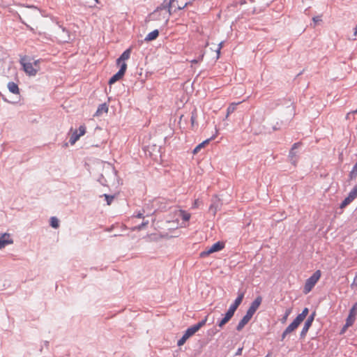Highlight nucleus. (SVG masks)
I'll return each instance as SVG.
<instances>
[{"mask_svg": "<svg viewBox=\"0 0 357 357\" xmlns=\"http://www.w3.org/2000/svg\"><path fill=\"white\" fill-rule=\"evenodd\" d=\"M40 61L39 59L32 61L26 56L20 59L23 70L29 76H35L40 70Z\"/></svg>", "mask_w": 357, "mask_h": 357, "instance_id": "f257e3e1", "label": "nucleus"}, {"mask_svg": "<svg viewBox=\"0 0 357 357\" xmlns=\"http://www.w3.org/2000/svg\"><path fill=\"white\" fill-rule=\"evenodd\" d=\"M321 275L320 270L316 271L312 276H310L306 281L303 288L304 294H307L312 291L314 285L319 281Z\"/></svg>", "mask_w": 357, "mask_h": 357, "instance_id": "f03ea898", "label": "nucleus"}, {"mask_svg": "<svg viewBox=\"0 0 357 357\" xmlns=\"http://www.w3.org/2000/svg\"><path fill=\"white\" fill-rule=\"evenodd\" d=\"M225 248V243L221 241H218L213 245H212L210 248H208L205 251H203L200 253L201 257H205L208 256L209 255L222 250Z\"/></svg>", "mask_w": 357, "mask_h": 357, "instance_id": "7ed1b4c3", "label": "nucleus"}, {"mask_svg": "<svg viewBox=\"0 0 357 357\" xmlns=\"http://www.w3.org/2000/svg\"><path fill=\"white\" fill-rule=\"evenodd\" d=\"M126 69H127L126 63H124V62L122 63L120 70L109 79L108 84L109 85H112V84H114L116 82H117L118 80L121 79L123 77V75L126 71Z\"/></svg>", "mask_w": 357, "mask_h": 357, "instance_id": "20e7f679", "label": "nucleus"}, {"mask_svg": "<svg viewBox=\"0 0 357 357\" xmlns=\"http://www.w3.org/2000/svg\"><path fill=\"white\" fill-rule=\"evenodd\" d=\"M303 322L298 317H296L295 319L286 328L282 334V340H284L285 337L295 331L298 326Z\"/></svg>", "mask_w": 357, "mask_h": 357, "instance_id": "39448f33", "label": "nucleus"}, {"mask_svg": "<svg viewBox=\"0 0 357 357\" xmlns=\"http://www.w3.org/2000/svg\"><path fill=\"white\" fill-rule=\"evenodd\" d=\"M303 322L298 317H296L295 319L286 328L282 334V340H284L285 337L295 331L298 326Z\"/></svg>", "mask_w": 357, "mask_h": 357, "instance_id": "423d86ee", "label": "nucleus"}, {"mask_svg": "<svg viewBox=\"0 0 357 357\" xmlns=\"http://www.w3.org/2000/svg\"><path fill=\"white\" fill-rule=\"evenodd\" d=\"M262 302V298L261 296H257L254 301L251 303L250 307L247 310L246 312H248L251 316H253L254 314L256 312L259 307L260 306L261 303Z\"/></svg>", "mask_w": 357, "mask_h": 357, "instance_id": "0eeeda50", "label": "nucleus"}, {"mask_svg": "<svg viewBox=\"0 0 357 357\" xmlns=\"http://www.w3.org/2000/svg\"><path fill=\"white\" fill-rule=\"evenodd\" d=\"M314 316H315V312H313L305 321L303 328L301 333V337L305 336L306 333H307L308 330L310 329V328L312 326V324L314 319Z\"/></svg>", "mask_w": 357, "mask_h": 357, "instance_id": "6e6552de", "label": "nucleus"}, {"mask_svg": "<svg viewBox=\"0 0 357 357\" xmlns=\"http://www.w3.org/2000/svg\"><path fill=\"white\" fill-rule=\"evenodd\" d=\"M13 243V241L10 235L8 233H4L0 236V249L5 248L8 245Z\"/></svg>", "mask_w": 357, "mask_h": 357, "instance_id": "1a4fd4ad", "label": "nucleus"}, {"mask_svg": "<svg viewBox=\"0 0 357 357\" xmlns=\"http://www.w3.org/2000/svg\"><path fill=\"white\" fill-rule=\"evenodd\" d=\"M243 297H244V294L243 293H240L238 294V297L234 301V303L232 305H230V307H229L228 310H229L230 312H231L232 313L234 314V312L236 310V309L238 308V307L242 303Z\"/></svg>", "mask_w": 357, "mask_h": 357, "instance_id": "9d476101", "label": "nucleus"}, {"mask_svg": "<svg viewBox=\"0 0 357 357\" xmlns=\"http://www.w3.org/2000/svg\"><path fill=\"white\" fill-rule=\"evenodd\" d=\"M252 316L246 312L245 315L242 318L236 326V330L241 331L244 326L250 321Z\"/></svg>", "mask_w": 357, "mask_h": 357, "instance_id": "9b49d317", "label": "nucleus"}, {"mask_svg": "<svg viewBox=\"0 0 357 357\" xmlns=\"http://www.w3.org/2000/svg\"><path fill=\"white\" fill-rule=\"evenodd\" d=\"M131 53V49L129 48L124 51L123 54L120 56V57L117 59L116 63L120 66H121L122 63H126L125 61L128 60L130 56Z\"/></svg>", "mask_w": 357, "mask_h": 357, "instance_id": "f8f14e48", "label": "nucleus"}, {"mask_svg": "<svg viewBox=\"0 0 357 357\" xmlns=\"http://www.w3.org/2000/svg\"><path fill=\"white\" fill-rule=\"evenodd\" d=\"M234 313L230 312L229 310H227L226 312L224 318H222L219 322H218V326L220 328H222L227 323L229 322V321L231 319V317L234 316Z\"/></svg>", "mask_w": 357, "mask_h": 357, "instance_id": "ddd939ff", "label": "nucleus"}, {"mask_svg": "<svg viewBox=\"0 0 357 357\" xmlns=\"http://www.w3.org/2000/svg\"><path fill=\"white\" fill-rule=\"evenodd\" d=\"M300 146H301V143H299V142L294 144V145L289 152V157L291 158V160L293 161L294 165H296V162L297 160H296L297 153H296V152L294 151V150L296 149H298Z\"/></svg>", "mask_w": 357, "mask_h": 357, "instance_id": "4468645a", "label": "nucleus"}, {"mask_svg": "<svg viewBox=\"0 0 357 357\" xmlns=\"http://www.w3.org/2000/svg\"><path fill=\"white\" fill-rule=\"evenodd\" d=\"M176 215L180 216L182 218V220L185 222L189 221L191 217L190 213L182 209L177 211L176 212Z\"/></svg>", "mask_w": 357, "mask_h": 357, "instance_id": "2eb2a0df", "label": "nucleus"}, {"mask_svg": "<svg viewBox=\"0 0 357 357\" xmlns=\"http://www.w3.org/2000/svg\"><path fill=\"white\" fill-rule=\"evenodd\" d=\"M8 88L9 91L14 94L20 93V89L17 84L13 82H10L8 84Z\"/></svg>", "mask_w": 357, "mask_h": 357, "instance_id": "dca6fc26", "label": "nucleus"}, {"mask_svg": "<svg viewBox=\"0 0 357 357\" xmlns=\"http://www.w3.org/2000/svg\"><path fill=\"white\" fill-rule=\"evenodd\" d=\"M213 137L211 138V139H206L205 141H204L203 142L200 143L199 144H198L193 150L192 153L193 154H197L202 148H204L206 145H207L209 142L213 139Z\"/></svg>", "mask_w": 357, "mask_h": 357, "instance_id": "f3484780", "label": "nucleus"}, {"mask_svg": "<svg viewBox=\"0 0 357 357\" xmlns=\"http://www.w3.org/2000/svg\"><path fill=\"white\" fill-rule=\"evenodd\" d=\"M219 209V200L214 201L209 207V211L215 216Z\"/></svg>", "mask_w": 357, "mask_h": 357, "instance_id": "a211bd4d", "label": "nucleus"}, {"mask_svg": "<svg viewBox=\"0 0 357 357\" xmlns=\"http://www.w3.org/2000/svg\"><path fill=\"white\" fill-rule=\"evenodd\" d=\"M107 112H108V107H107V104L103 103L98 106V109L96 112V115L100 116L102 113H107Z\"/></svg>", "mask_w": 357, "mask_h": 357, "instance_id": "6ab92c4d", "label": "nucleus"}, {"mask_svg": "<svg viewBox=\"0 0 357 357\" xmlns=\"http://www.w3.org/2000/svg\"><path fill=\"white\" fill-rule=\"evenodd\" d=\"M159 35V31L158 30H154L150 32L145 38V40L151 41L156 39Z\"/></svg>", "mask_w": 357, "mask_h": 357, "instance_id": "aec40b11", "label": "nucleus"}, {"mask_svg": "<svg viewBox=\"0 0 357 357\" xmlns=\"http://www.w3.org/2000/svg\"><path fill=\"white\" fill-rule=\"evenodd\" d=\"M198 330L197 329V328L194 326L188 328L185 333L183 334L185 336L187 337V338H190L191 336H192L196 332H197Z\"/></svg>", "mask_w": 357, "mask_h": 357, "instance_id": "412c9836", "label": "nucleus"}, {"mask_svg": "<svg viewBox=\"0 0 357 357\" xmlns=\"http://www.w3.org/2000/svg\"><path fill=\"white\" fill-rule=\"evenodd\" d=\"M309 312L308 308L305 307L302 312L299 314L296 317H298L301 321H303L306 318Z\"/></svg>", "mask_w": 357, "mask_h": 357, "instance_id": "4be33fe9", "label": "nucleus"}, {"mask_svg": "<svg viewBox=\"0 0 357 357\" xmlns=\"http://www.w3.org/2000/svg\"><path fill=\"white\" fill-rule=\"evenodd\" d=\"M80 138V136L78 135L77 130H75L70 139V142L71 144H74Z\"/></svg>", "mask_w": 357, "mask_h": 357, "instance_id": "5701e85b", "label": "nucleus"}, {"mask_svg": "<svg viewBox=\"0 0 357 357\" xmlns=\"http://www.w3.org/2000/svg\"><path fill=\"white\" fill-rule=\"evenodd\" d=\"M350 200L353 201L357 197V188L354 187L351 192H349V195L347 196Z\"/></svg>", "mask_w": 357, "mask_h": 357, "instance_id": "b1692460", "label": "nucleus"}, {"mask_svg": "<svg viewBox=\"0 0 357 357\" xmlns=\"http://www.w3.org/2000/svg\"><path fill=\"white\" fill-rule=\"evenodd\" d=\"M50 225L53 228H57L59 227V220L55 217H52L50 219Z\"/></svg>", "mask_w": 357, "mask_h": 357, "instance_id": "393cba45", "label": "nucleus"}, {"mask_svg": "<svg viewBox=\"0 0 357 357\" xmlns=\"http://www.w3.org/2000/svg\"><path fill=\"white\" fill-rule=\"evenodd\" d=\"M355 319H356V317H354L351 316H348L346 319L345 324H347L349 326H351L354 324Z\"/></svg>", "mask_w": 357, "mask_h": 357, "instance_id": "a878e982", "label": "nucleus"}, {"mask_svg": "<svg viewBox=\"0 0 357 357\" xmlns=\"http://www.w3.org/2000/svg\"><path fill=\"white\" fill-rule=\"evenodd\" d=\"M356 310H357V303H355L351 309L349 310V316H351L356 317Z\"/></svg>", "mask_w": 357, "mask_h": 357, "instance_id": "bb28decb", "label": "nucleus"}, {"mask_svg": "<svg viewBox=\"0 0 357 357\" xmlns=\"http://www.w3.org/2000/svg\"><path fill=\"white\" fill-rule=\"evenodd\" d=\"M197 117V110H196V109H195L192 111V116H191V119H190L191 124H192V126H194V124L196 122Z\"/></svg>", "mask_w": 357, "mask_h": 357, "instance_id": "cd10ccee", "label": "nucleus"}, {"mask_svg": "<svg viewBox=\"0 0 357 357\" xmlns=\"http://www.w3.org/2000/svg\"><path fill=\"white\" fill-rule=\"evenodd\" d=\"M78 135L82 137L86 133V127L84 125H82L79 127L77 130Z\"/></svg>", "mask_w": 357, "mask_h": 357, "instance_id": "c85d7f7f", "label": "nucleus"}, {"mask_svg": "<svg viewBox=\"0 0 357 357\" xmlns=\"http://www.w3.org/2000/svg\"><path fill=\"white\" fill-rule=\"evenodd\" d=\"M206 320H207V317H205L204 319H203L202 321H201L199 323H197V324H195V326L199 331L202 326H204L206 324Z\"/></svg>", "mask_w": 357, "mask_h": 357, "instance_id": "c756f323", "label": "nucleus"}, {"mask_svg": "<svg viewBox=\"0 0 357 357\" xmlns=\"http://www.w3.org/2000/svg\"><path fill=\"white\" fill-rule=\"evenodd\" d=\"M236 103L231 104L227 108V115L234 112L236 109Z\"/></svg>", "mask_w": 357, "mask_h": 357, "instance_id": "7c9ffc66", "label": "nucleus"}, {"mask_svg": "<svg viewBox=\"0 0 357 357\" xmlns=\"http://www.w3.org/2000/svg\"><path fill=\"white\" fill-rule=\"evenodd\" d=\"M352 201L350 200V199L347 197L344 200L343 202H342L341 205H340V207L342 208H344L345 206H347L348 204H349Z\"/></svg>", "mask_w": 357, "mask_h": 357, "instance_id": "2f4dec72", "label": "nucleus"}, {"mask_svg": "<svg viewBox=\"0 0 357 357\" xmlns=\"http://www.w3.org/2000/svg\"><path fill=\"white\" fill-rule=\"evenodd\" d=\"M187 340H188L187 337L183 335V337L178 341V342H177L178 346L180 347V346L183 345Z\"/></svg>", "mask_w": 357, "mask_h": 357, "instance_id": "473e14b6", "label": "nucleus"}, {"mask_svg": "<svg viewBox=\"0 0 357 357\" xmlns=\"http://www.w3.org/2000/svg\"><path fill=\"white\" fill-rule=\"evenodd\" d=\"M291 312V309H288V310H286L285 314L284 315V317L282 319V323H285L286 322V321L287 319V317L290 314Z\"/></svg>", "mask_w": 357, "mask_h": 357, "instance_id": "72a5a7b5", "label": "nucleus"}, {"mask_svg": "<svg viewBox=\"0 0 357 357\" xmlns=\"http://www.w3.org/2000/svg\"><path fill=\"white\" fill-rule=\"evenodd\" d=\"M104 197H105V200L107 201V204L110 205L114 199V197L113 196H109V195H104Z\"/></svg>", "mask_w": 357, "mask_h": 357, "instance_id": "f704fd0d", "label": "nucleus"}, {"mask_svg": "<svg viewBox=\"0 0 357 357\" xmlns=\"http://www.w3.org/2000/svg\"><path fill=\"white\" fill-rule=\"evenodd\" d=\"M175 0H165L164 3L166 6L168 8L169 10L172 8V4Z\"/></svg>", "mask_w": 357, "mask_h": 357, "instance_id": "c9c22d12", "label": "nucleus"}, {"mask_svg": "<svg viewBox=\"0 0 357 357\" xmlns=\"http://www.w3.org/2000/svg\"><path fill=\"white\" fill-rule=\"evenodd\" d=\"M349 327V326H347V324H344V326L342 327V328L341 329V331H340V335L344 334V333L347 331V328H348Z\"/></svg>", "mask_w": 357, "mask_h": 357, "instance_id": "e433bc0d", "label": "nucleus"}, {"mask_svg": "<svg viewBox=\"0 0 357 357\" xmlns=\"http://www.w3.org/2000/svg\"><path fill=\"white\" fill-rule=\"evenodd\" d=\"M312 20L314 23H317L321 21L320 16H315L312 18Z\"/></svg>", "mask_w": 357, "mask_h": 357, "instance_id": "4c0bfd02", "label": "nucleus"}, {"mask_svg": "<svg viewBox=\"0 0 357 357\" xmlns=\"http://www.w3.org/2000/svg\"><path fill=\"white\" fill-rule=\"evenodd\" d=\"M222 46H223V43L222 42L220 43L218 45V49L217 50L218 57H219L220 50L222 49Z\"/></svg>", "mask_w": 357, "mask_h": 357, "instance_id": "58836bf2", "label": "nucleus"}, {"mask_svg": "<svg viewBox=\"0 0 357 357\" xmlns=\"http://www.w3.org/2000/svg\"><path fill=\"white\" fill-rule=\"evenodd\" d=\"M204 54L201 55L199 59H194L191 61L192 63H197L199 61L202 60Z\"/></svg>", "mask_w": 357, "mask_h": 357, "instance_id": "ea45409f", "label": "nucleus"}, {"mask_svg": "<svg viewBox=\"0 0 357 357\" xmlns=\"http://www.w3.org/2000/svg\"><path fill=\"white\" fill-rule=\"evenodd\" d=\"M192 207H193L194 208H197V207H198V201H197V200H195V202H194V204H193V205H192Z\"/></svg>", "mask_w": 357, "mask_h": 357, "instance_id": "a19ab883", "label": "nucleus"}, {"mask_svg": "<svg viewBox=\"0 0 357 357\" xmlns=\"http://www.w3.org/2000/svg\"><path fill=\"white\" fill-rule=\"evenodd\" d=\"M242 350H243V348H239L236 352V355H241Z\"/></svg>", "mask_w": 357, "mask_h": 357, "instance_id": "79ce46f5", "label": "nucleus"}, {"mask_svg": "<svg viewBox=\"0 0 357 357\" xmlns=\"http://www.w3.org/2000/svg\"><path fill=\"white\" fill-rule=\"evenodd\" d=\"M137 217L139 218H143V215H142V213H138Z\"/></svg>", "mask_w": 357, "mask_h": 357, "instance_id": "37998d69", "label": "nucleus"}, {"mask_svg": "<svg viewBox=\"0 0 357 357\" xmlns=\"http://www.w3.org/2000/svg\"><path fill=\"white\" fill-rule=\"evenodd\" d=\"M265 357H271L270 354H267Z\"/></svg>", "mask_w": 357, "mask_h": 357, "instance_id": "c03bdc74", "label": "nucleus"}, {"mask_svg": "<svg viewBox=\"0 0 357 357\" xmlns=\"http://www.w3.org/2000/svg\"><path fill=\"white\" fill-rule=\"evenodd\" d=\"M96 1H98V0H96Z\"/></svg>", "mask_w": 357, "mask_h": 357, "instance_id": "a18cd8bd", "label": "nucleus"}]
</instances>
